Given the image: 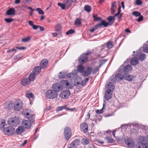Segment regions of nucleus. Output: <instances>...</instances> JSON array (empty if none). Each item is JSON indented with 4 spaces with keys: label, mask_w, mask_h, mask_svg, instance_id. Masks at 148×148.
<instances>
[{
    "label": "nucleus",
    "mask_w": 148,
    "mask_h": 148,
    "mask_svg": "<svg viewBox=\"0 0 148 148\" xmlns=\"http://www.w3.org/2000/svg\"><path fill=\"white\" fill-rule=\"evenodd\" d=\"M67 77L71 79V81H74V85L77 86L80 84L81 78L77 75V71L75 70L67 75Z\"/></svg>",
    "instance_id": "1"
},
{
    "label": "nucleus",
    "mask_w": 148,
    "mask_h": 148,
    "mask_svg": "<svg viewBox=\"0 0 148 148\" xmlns=\"http://www.w3.org/2000/svg\"><path fill=\"white\" fill-rule=\"evenodd\" d=\"M140 141L137 143L136 147L137 148H148V143L145 137L143 136H140Z\"/></svg>",
    "instance_id": "2"
},
{
    "label": "nucleus",
    "mask_w": 148,
    "mask_h": 148,
    "mask_svg": "<svg viewBox=\"0 0 148 148\" xmlns=\"http://www.w3.org/2000/svg\"><path fill=\"white\" fill-rule=\"evenodd\" d=\"M57 93L54 90H50L47 91L46 93V96L48 98L53 99L57 97Z\"/></svg>",
    "instance_id": "3"
},
{
    "label": "nucleus",
    "mask_w": 148,
    "mask_h": 148,
    "mask_svg": "<svg viewBox=\"0 0 148 148\" xmlns=\"http://www.w3.org/2000/svg\"><path fill=\"white\" fill-rule=\"evenodd\" d=\"M64 132L66 140L67 141L68 140L72 135L71 129L69 127H66L64 129Z\"/></svg>",
    "instance_id": "4"
},
{
    "label": "nucleus",
    "mask_w": 148,
    "mask_h": 148,
    "mask_svg": "<svg viewBox=\"0 0 148 148\" xmlns=\"http://www.w3.org/2000/svg\"><path fill=\"white\" fill-rule=\"evenodd\" d=\"M33 119H30L28 120H24L22 121V125L25 127V128H29L31 126V123L34 121L35 117L32 116Z\"/></svg>",
    "instance_id": "5"
},
{
    "label": "nucleus",
    "mask_w": 148,
    "mask_h": 148,
    "mask_svg": "<svg viewBox=\"0 0 148 148\" xmlns=\"http://www.w3.org/2000/svg\"><path fill=\"white\" fill-rule=\"evenodd\" d=\"M20 122L19 119L16 117L10 118L8 121V124L14 126H15L18 124Z\"/></svg>",
    "instance_id": "6"
},
{
    "label": "nucleus",
    "mask_w": 148,
    "mask_h": 148,
    "mask_svg": "<svg viewBox=\"0 0 148 148\" xmlns=\"http://www.w3.org/2000/svg\"><path fill=\"white\" fill-rule=\"evenodd\" d=\"M23 105V102L21 100H16L14 105V109L16 110L19 111L22 109Z\"/></svg>",
    "instance_id": "7"
},
{
    "label": "nucleus",
    "mask_w": 148,
    "mask_h": 148,
    "mask_svg": "<svg viewBox=\"0 0 148 148\" xmlns=\"http://www.w3.org/2000/svg\"><path fill=\"white\" fill-rule=\"evenodd\" d=\"M132 70V68L130 65H127L124 66V65H122L119 69V71L122 73L128 72Z\"/></svg>",
    "instance_id": "8"
},
{
    "label": "nucleus",
    "mask_w": 148,
    "mask_h": 148,
    "mask_svg": "<svg viewBox=\"0 0 148 148\" xmlns=\"http://www.w3.org/2000/svg\"><path fill=\"white\" fill-rule=\"evenodd\" d=\"M14 129L12 126H10L3 129L4 133L8 135H12L14 132Z\"/></svg>",
    "instance_id": "9"
},
{
    "label": "nucleus",
    "mask_w": 148,
    "mask_h": 148,
    "mask_svg": "<svg viewBox=\"0 0 148 148\" xmlns=\"http://www.w3.org/2000/svg\"><path fill=\"white\" fill-rule=\"evenodd\" d=\"M70 95V92L69 90H63L61 92L60 97L62 99H66L68 98Z\"/></svg>",
    "instance_id": "10"
},
{
    "label": "nucleus",
    "mask_w": 148,
    "mask_h": 148,
    "mask_svg": "<svg viewBox=\"0 0 148 148\" xmlns=\"http://www.w3.org/2000/svg\"><path fill=\"white\" fill-rule=\"evenodd\" d=\"M88 59V57L83 53L78 58V61L81 64H83L86 62Z\"/></svg>",
    "instance_id": "11"
},
{
    "label": "nucleus",
    "mask_w": 148,
    "mask_h": 148,
    "mask_svg": "<svg viewBox=\"0 0 148 148\" xmlns=\"http://www.w3.org/2000/svg\"><path fill=\"white\" fill-rule=\"evenodd\" d=\"M112 92L108 90H107L105 91L104 98L106 101H108L111 99L112 96Z\"/></svg>",
    "instance_id": "12"
},
{
    "label": "nucleus",
    "mask_w": 148,
    "mask_h": 148,
    "mask_svg": "<svg viewBox=\"0 0 148 148\" xmlns=\"http://www.w3.org/2000/svg\"><path fill=\"white\" fill-rule=\"evenodd\" d=\"M53 88L54 90L57 91H61L62 89V86L60 84L58 83H56L53 85Z\"/></svg>",
    "instance_id": "13"
},
{
    "label": "nucleus",
    "mask_w": 148,
    "mask_h": 148,
    "mask_svg": "<svg viewBox=\"0 0 148 148\" xmlns=\"http://www.w3.org/2000/svg\"><path fill=\"white\" fill-rule=\"evenodd\" d=\"M125 143L129 147H132L134 145L133 140L130 138H125Z\"/></svg>",
    "instance_id": "14"
},
{
    "label": "nucleus",
    "mask_w": 148,
    "mask_h": 148,
    "mask_svg": "<svg viewBox=\"0 0 148 148\" xmlns=\"http://www.w3.org/2000/svg\"><path fill=\"white\" fill-rule=\"evenodd\" d=\"M92 70V68L90 67L87 68L86 70L83 71L82 73V75L84 77H86L89 75Z\"/></svg>",
    "instance_id": "15"
},
{
    "label": "nucleus",
    "mask_w": 148,
    "mask_h": 148,
    "mask_svg": "<svg viewBox=\"0 0 148 148\" xmlns=\"http://www.w3.org/2000/svg\"><path fill=\"white\" fill-rule=\"evenodd\" d=\"M48 61L47 59H43L40 62L39 66L41 69L46 68L47 66Z\"/></svg>",
    "instance_id": "16"
},
{
    "label": "nucleus",
    "mask_w": 148,
    "mask_h": 148,
    "mask_svg": "<svg viewBox=\"0 0 148 148\" xmlns=\"http://www.w3.org/2000/svg\"><path fill=\"white\" fill-rule=\"evenodd\" d=\"M80 140L78 139H75L71 143L69 146L76 148L79 145Z\"/></svg>",
    "instance_id": "17"
},
{
    "label": "nucleus",
    "mask_w": 148,
    "mask_h": 148,
    "mask_svg": "<svg viewBox=\"0 0 148 148\" xmlns=\"http://www.w3.org/2000/svg\"><path fill=\"white\" fill-rule=\"evenodd\" d=\"M123 78L128 81H131L134 79V77L132 75H130L129 73H125L123 75Z\"/></svg>",
    "instance_id": "18"
},
{
    "label": "nucleus",
    "mask_w": 148,
    "mask_h": 148,
    "mask_svg": "<svg viewBox=\"0 0 148 148\" xmlns=\"http://www.w3.org/2000/svg\"><path fill=\"white\" fill-rule=\"evenodd\" d=\"M81 129L84 133H86L88 130V126L86 123H83L80 125Z\"/></svg>",
    "instance_id": "19"
},
{
    "label": "nucleus",
    "mask_w": 148,
    "mask_h": 148,
    "mask_svg": "<svg viewBox=\"0 0 148 148\" xmlns=\"http://www.w3.org/2000/svg\"><path fill=\"white\" fill-rule=\"evenodd\" d=\"M106 87L107 89V90L113 91L114 90V86L112 83L110 82L106 86Z\"/></svg>",
    "instance_id": "20"
},
{
    "label": "nucleus",
    "mask_w": 148,
    "mask_h": 148,
    "mask_svg": "<svg viewBox=\"0 0 148 148\" xmlns=\"http://www.w3.org/2000/svg\"><path fill=\"white\" fill-rule=\"evenodd\" d=\"M21 82L22 85L25 86L29 84L30 83V81L28 78H26L23 79L21 80Z\"/></svg>",
    "instance_id": "21"
},
{
    "label": "nucleus",
    "mask_w": 148,
    "mask_h": 148,
    "mask_svg": "<svg viewBox=\"0 0 148 148\" xmlns=\"http://www.w3.org/2000/svg\"><path fill=\"white\" fill-rule=\"evenodd\" d=\"M123 78V75L121 74L118 73L115 75V80H112V81L114 82L115 80L120 81Z\"/></svg>",
    "instance_id": "22"
},
{
    "label": "nucleus",
    "mask_w": 148,
    "mask_h": 148,
    "mask_svg": "<svg viewBox=\"0 0 148 148\" xmlns=\"http://www.w3.org/2000/svg\"><path fill=\"white\" fill-rule=\"evenodd\" d=\"M41 69L39 66H36L33 71V73L36 75L39 74L41 71Z\"/></svg>",
    "instance_id": "23"
},
{
    "label": "nucleus",
    "mask_w": 148,
    "mask_h": 148,
    "mask_svg": "<svg viewBox=\"0 0 148 148\" xmlns=\"http://www.w3.org/2000/svg\"><path fill=\"white\" fill-rule=\"evenodd\" d=\"M15 14V11L14 8H11L7 10L6 14L10 16L14 15Z\"/></svg>",
    "instance_id": "24"
},
{
    "label": "nucleus",
    "mask_w": 148,
    "mask_h": 148,
    "mask_svg": "<svg viewBox=\"0 0 148 148\" xmlns=\"http://www.w3.org/2000/svg\"><path fill=\"white\" fill-rule=\"evenodd\" d=\"M24 131L23 127L22 126H20L16 129V133L18 135H21Z\"/></svg>",
    "instance_id": "25"
},
{
    "label": "nucleus",
    "mask_w": 148,
    "mask_h": 148,
    "mask_svg": "<svg viewBox=\"0 0 148 148\" xmlns=\"http://www.w3.org/2000/svg\"><path fill=\"white\" fill-rule=\"evenodd\" d=\"M131 64L133 65H136L138 64V60L137 58L134 57L130 60Z\"/></svg>",
    "instance_id": "26"
},
{
    "label": "nucleus",
    "mask_w": 148,
    "mask_h": 148,
    "mask_svg": "<svg viewBox=\"0 0 148 148\" xmlns=\"http://www.w3.org/2000/svg\"><path fill=\"white\" fill-rule=\"evenodd\" d=\"M107 19L108 21L109 25H111L113 23L115 20L114 17L111 16H108Z\"/></svg>",
    "instance_id": "27"
},
{
    "label": "nucleus",
    "mask_w": 148,
    "mask_h": 148,
    "mask_svg": "<svg viewBox=\"0 0 148 148\" xmlns=\"http://www.w3.org/2000/svg\"><path fill=\"white\" fill-rule=\"evenodd\" d=\"M26 97L28 98L30 97L32 100L34 99V94L32 93L31 91H27L26 92Z\"/></svg>",
    "instance_id": "28"
},
{
    "label": "nucleus",
    "mask_w": 148,
    "mask_h": 148,
    "mask_svg": "<svg viewBox=\"0 0 148 148\" xmlns=\"http://www.w3.org/2000/svg\"><path fill=\"white\" fill-rule=\"evenodd\" d=\"M5 125V120L3 119H1L0 121V129L1 130L4 129V127Z\"/></svg>",
    "instance_id": "29"
},
{
    "label": "nucleus",
    "mask_w": 148,
    "mask_h": 148,
    "mask_svg": "<svg viewBox=\"0 0 148 148\" xmlns=\"http://www.w3.org/2000/svg\"><path fill=\"white\" fill-rule=\"evenodd\" d=\"M35 75H36L34 74L33 73H30L28 79H29V80L30 82L33 81L34 80L36 77Z\"/></svg>",
    "instance_id": "30"
},
{
    "label": "nucleus",
    "mask_w": 148,
    "mask_h": 148,
    "mask_svg": "<svg viewBox=\"0 0 148 148\" xmlns=\"http://www.w3.org/2000/svg\"><path fill=\"white\" fill-rule=\"evenodd\" d=\"M90 140L86 138H83L82 139V143L84 145H86L89 144Z\"/></svg>",
    "instance_id": "31"
},
{
    "label": "nucleus",
    "mask_w": 148,
    "mask_h": 148,
    "mask_svg": "<svg viewBox=\"0 0 148 148\" xmlns=\"http://www.w3.org/2000/svg\"><path fill=\"white\" fill-rule=\"evenodd\" d=\"M105 140L108 143H112L113 142L114 140L112 138H110L108 136H106L105 138Z\"/></svg>",
    "instance_id": "32"
},
{
    "label": "nucleus",
    "mask_w": 148,
    "mask_h": 148,
    "mask_svg": "<svg viewBox=\"0 0 148 148\" xmlns=\"http://www.w3.org/2000/svg\"><path fill=\"white\" fill-rule=\"evenodd\" d=\"M104 102V103H103V107L102 108L100 109V110H96V113L97 114H101L103 112V110L104 109V107L106 105V104H105L106 102L105 101H103Z\"/></svg>",
    "instance_id": "33"
},
{
    "label": "nucleus",
    "mask_w": 148,
    "mask_h": 148,
    "mask_svg": "<svg viewBox=\"0 0 148 148\" xmlns=\"http://www.w3.org/2000/svg\"><path fill=\"white\" fill-rule=\"evenodd\" d=\"M77 70L78 72L82 73L84 70V68L82 64H80L77 67Z\"/></svg>",
    "instance_id": "34"
},
{
    "label": "nucleus",
    "mask_w": 148,
    "mask_h": 148,
    "mask_svg": "<svg viewBox=\"0 0 148 148\" xmlns=\"http://www.w3.org/2000/svg\"><path fill=\"white\" fill-rule=\"evenodd\" d=\"M101 26H103L104 27H107L108 25H109V23L107 22L105 20L101 21V23H99Z\"/></svg>",
    "instance_id": "35"
},
{
    "label": "nucleus",
    "mask_w": 148,
    "mask_h": 148,
    "mask_svg": "<svg viewBox=\"0 0 148 148\" xmlns=\"http://www.w3.org/2000/svg\"><path fill=\"white\" fill-rule=\"evenodd\" d=\"M72 0H66L65 3L66 5H67L66 7L69 8L71 5V4L73 3Z\"/></svg>",
    "instance_id": "36"
},
{
    "label": "nucleus",
    "mask_w": 148,
    "mask_h": 148,
    "mask_svg": "<svg viewBox=\"0 0 148 148\" xmlns=\"http://www.w3.org/2000/svg\"><path fill=\"white\" fill-rule=\"evenodd\" d=\"M113 43L112 41H109L106 43V46L108 49H110L112 48L113 47Z\"/></svg>",
    "instance_id": "37"
},
{
    "label": "nucleus",
    "mask_w": 148,
    "mask_h": 148,
    "mask_svg": "<svg viewBox=\"0 0 148 148\" xmlns=\"http://www.w3.org/2000/svg\"><path fill=\"white\" fill-rule=\"evenodd\" d=\"M74 24L76 25H80L81 24V20L79 18H77L75 21Z\"/></svg>",
    "instance_id": "38"
},
{
    "label": "nucleus",
    "mask_w": 148,
    "mask_h": 148,
    "mask_svg": "<svg viewBox=\"0 0 148 148\" xmlns=\"http://www.w3.org/2000/svg\"><path fill=\"white\" fill-rule=\"evenodd\" d=\"M66 75V73L65 72H60L58 76L59 78H63L65 77Z\"/></svg>",
    "instance_id": "39"
},
{
    "label": "nucleus",
    "mask_w": 148,
    "mask_h": 148,
    "mask_svg": "<svg viewBox=\"0 0 148 148\" xmlns=\"http://www.w3.org/2000/svg\"><path fill=\"white\" fill-rule=\"evenodd\" d=\"M84 10L85 11L87 12H90L91 11V7L88 5H86L84 7Z\"/></svg>",
    "instance_id": "40"
},
{
    "label": "nucleus",
    "mask_w": 148,
    "mask_h": 148,
    "mask_svg": "<svg viewBox=\"0 0 148 148\" xmlns=\"http://www.w3.org/2000/svg\"><path fill=\"white\" fill-rule=\"evenodd\" d=\"M146 58V55L145 54H142L139 56V58L141 61H143Z\"/></svg>",
    "instance_id": "41"
},
{
    "label": "nucleus",
    "mask_w": 148,
    "mask_h": 148,
    "mask_svg": "<svg viewBox=\"0 0 148 148\" xmlns=\"http://www.w3.org/2000/svg\"><path fill=\"white\" fill-rule=\"evenodd\" d=\"M143 50L144 52L148 53V44L145 45L143 46Z\"/></svg>",
    "instance_id": "42"
},
{
    "label": "nucleus",
    "mask_w": 148,
    "mask_h": 148,
    "mask_svg": "<svg viewBox=\"0 0 148 148\" xmlns=\"http://www.w3.org/2000/svg\"><path fill=\"white\" fill-rule=\"evenodd\" d=\"M97 14H93V17L94 20L95 21H98L101 20V18L99 17H97Z\"/></svg>",
    "instance_id": "43"
},
{
    "label": "nucleus",
    "mask_w": 148,
    "mask_h": 148,
    "mask_svg": "<svg viewBox=\"0 0 148 148\" xmlns=\"http://www.w3.org/2000/svg\"><path fill=\"white\" fill-rule=\"evenodd\" d=\"M58 6L60 7V8L62 10H64L65 9L66 4L62 3H58Z\"/></svg>",
    "instance_id": "44"
},
{
    "label": "nucleus",
    "mask_w": 148,
    "mask_h": 148,
    "mask_svg": "<svg viewBox=\"0 0 148 148\" xmlns=\"http://www.w3.org/2000/svg\"><path fill=\"white\" fill-rule=\"evenodd\" d=\"M132 14L136 17L139 16L141 15V14L138 11H134L132 12Z\"/></svg>",
    "instance_id": "45"
},
{
    "label": "nucleus",
    "mask_w": 148,
    "mask_h": 148,
    "mask_svg": "<svg viewBox=\"0 0 148 148\" xmlns=\"http://www.w3.org/2000/svg\"><path fill=\"white\" fill-rule=\"evenodd\" d=\"M61 29V27L60 24H58L55 27V29L56 32L59 31Z\"/></svg>",
    "instance_id": "46"
},
{
    "label": "nucleus",
    "mask_w": 148,
    "mask_h": 148,
    "mask_svg": "<svg viewBox=\"0 0 148 148\" xmlns=\"http://www.w3.org/2000/svg\"><path fill=\"white\" fill-rule=\"evenodd\" d=\"M100 67L99 66H96L92 70V73L93 74H96L97 71H98L99 68Z\"/></svg>",
    "instance_id": "47"
},
{
    "label": "nucleus",
    "mask_w": 148,
    "mask_h": 148,
    "mask_svg": "<svg viewBox=\"0 0 148 148\" xmlns=\"http://www.w3.org/2000/svg\"><path fill=\"white\" fill-rule=\"evenodd\" d=\"M75 32V31L74 29H71L69 30L67 32H66V34L67 35H68L69 34H71L73 33H74Z\"/></svg>",
    "instance_id": "48"
},
{
    "label": "nucleus",
    "mask_w": 148,
    "mask_h": 148,
    "mask_svg": "<svg viewBox=\"0 0 148 148\" xmlns=\"http://www.w3.org/2000/svg\"><path fill=\"white\" fill-rule=\"evenodd\" d=\"M36 10L40 14H44V12L40 8H38L36 9Z\"/></svg>",
    "instance_id": "49"
},
{
    "label": "nucleus",
    "mask_w": 148,
    "mask_h": 148,
    "mask_svg": "<svg viewBox=\"0 0 148 148\" xmlns=\"http://www.w3.org/2000/svg\"><path fill=\"white\" fill-rule=\"evenodd\" d=\"M65 87L68 88H72V86L69 83L68 81L67 80L66 83L65 85L64 86Z\"/></svg>",
    "instance_id": "50"
},
{
    "label": "nucleus",
    "mask_w": 148,
    "mask_h": 148,
    "mask_svg": "<svg viewBox=\"0 0 148 148\" xmlns=\"http://www.w3.org/2000/svg\"><path fill=\"white\" fill-rule=\"evenodd\" d=\"M30 40V37H28L22 39V41L24 42H28Z\"/></svg>",
    "instance_id": "51"
},
{
    "label": "nucleus",
    "mask_w": 148,
    "mask_h": 148,
    "mask_svg": "<svg viewBox=\"0 0 148 148\" xmlns=\"http://www.w3.org/2000/svg\"><path fill=\"white\" fill-rule=\"evenodd\" d=\"M4 20L8 23H10L14 20V19L10 18H5Z\"/></svg>",
    "instance_id": "52"
},
{
    "label": "nucleus",
    "mask_w": 148,
    "mask_h": 148,
    "mask_svg": "<svg viewBox=\"0 0 148 148\" xmlns=\"http://www.w3.org/2000/svg\"><path fill=\"white\" fill-rule=\"evenodd\" d=\"M29 113L28 112H27L26 113L25 115L26 117L27 118L29 119H33L32 118V116H33L34 117V115H32V116H31L30 117V116H29Z\"/></svg>",
    "instance_id": "53"
},
{
    "label": "nucleus",
    "mask_w": 148,
    "mask_h": 148,
    "mask_svg": "<svg viewBox=\"0 0 148 148\" xmlns=\"http://www.w3.org/2000/svg\"><path fill=\"white\" fill-rule=\"evenodd\" d=\"M107 60H101L100 62V64L99 65V67H100L103 64H104Z\"/></svg>",
    "instance_id": "54"
},
{
    "label": "nucleus",
    "mask_w": 148,
    "mask_h": 148,
    "mask_svg": "<svg viewBox=\"0 0 148 148\" xmlns=\"http://www.w3.org/2000/svg\"><path fill=\"white\" fill-rule=\"evenodd\" d=\"M136 3L137 5H140L142 3V1L141 0H136L135 2Z\"/></svg>",
    "instance_id": "55"
},
{
    "label": "nucleus",
    "mask_w": 148,
    "mask_h": 148,
    "mask_svg": "<svg viewBox=\"0 0 148 148\" xmlns=\"http://www.w3.org/2000/svg\"><path fill=\"white\" fill-rule=\"evenodd\" d=\"M143 19V16H142L140 15L139 17L136 20V21L138 22H140L142 21Z\"/></svg>",
    "instance_id": "56"
},
{
    "label": "nucleus",
    "mask_w": 148,
    "mask_h": 148,
    "mask_svg": "<svg viewBox=\"0 0 148 148\" xmlns=\"http://www.w3.org/2000/svg\"><path fill=\"white\" fill-rule=\"evenodd\" d=\"M101 26L99 24V23L95 25L94 27H93L95 30H96L97 29H98L99 27H100Z\"/></svg>",
    "instance_id": "57"
},
{
    "label": "nucleus",
    "mask_w": 148,
    "mask_h": 148,
    "mask_svg": "<svg viewBox=\"0 0 148 148\" xmlns=\"http://www.w3.org/2000/svg\"><path fill=\"white\" fill-rule=\"evenodd\" d=\"M116 1H114L113 3L112 4L111 8H116Z\"/></svg>",
    "instance_id": "58"
},
{
    "label": "nucleus",
    "mask_w": 148,
    "mask_h": 148,
    "mask_svg": "<svg viewBox=\"0 0 148 148\" xmlns=\"http://www.w3.org/2000/svg\"><path fill=\"white\" fill-rule=\"evenodd\" d=\"M63 108L62 106L58 107L56 108V111L57 112H58L59 111H61L63 109Z\"/></svg>",
    "instance_id": "59"
},
{
    "label": "nucleus",
    "mask_w": 148,
    "mask_h": 148,
    "mask_svg": "<svg viewBox=\"0 0 148 148\" xmlns=\"http://www.w3.org/2000/svg\"><path fill=\"white\" fill-rule=\"evenodd\" d=\"M67 80H61L60 81V83L63 86H64L67 82Z\"/></svg>",
    "instance_id": "60"
},
{
    "label": "nucleus",
    "mask_w": 148,
    "mask_h": 148,
    "mask_svg": "<svg viewBox=\"0 0 148 148\" xmlns=\"http://www.w3.org/2000/svg\"><path fill=\"white\" fill-rule=\"evenodd\" d=\"M91 53V51H90L88 50L85 53H84L85 56L88 55Z\"/></svg>",
    "instance_id": "61"
},
{
    "label": "nucleus",
    "mask_w": 148,
    "mask_h": 148,
    "mask_svg": "<svg viewBox=\"0 0 148 148\" xmlns=\"http://www.w3.org/2000/svg\"><path fill=\"white\" fill-rule=\"evenodd\" d=\"M98 143L103 144L104 143V142L103 141H101L99 140H97L96 141Z\"/></svg>",
    "instance_id": "62"
},
{
    "label": "nucleus",
    "mask_w": 148,
    "mask_h": 148,
    "mask_svg": "<svg viewBox=\"0 0 148 148\" xmlns=\"http://www.w3.org/2000/svg\"><path fill=\"white\" fill-rule=\"evenodd\" d=\"M16 48L18 49L22 50L26 49V47H16Z\"/></svg>",
    "instance_id": "63"
},
{
    "label": "nucleus",
    "mask_w": 148,
    "mask_h": 148,
    "mask_svg": "<svg viewBox=\"0 0 148 148\" xmlns=\"http://www.w3.org/2000/svg\"><path fill=\"white\" fill-rule=\"evenodd\" d=\"M16 51V49H15L14 48H13L12 49H9L7 51V52L8 53H9V52H10L12 51Z\"/></svg>",
    "instance_id": "64"
}]
</instances>
